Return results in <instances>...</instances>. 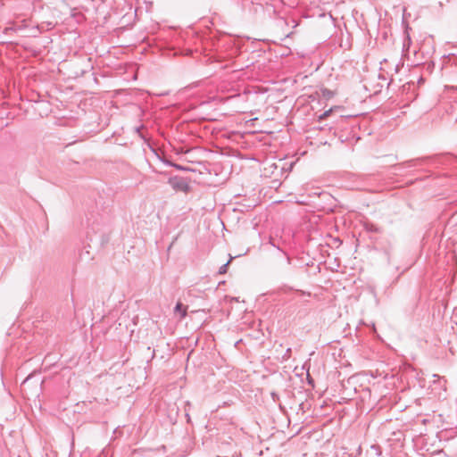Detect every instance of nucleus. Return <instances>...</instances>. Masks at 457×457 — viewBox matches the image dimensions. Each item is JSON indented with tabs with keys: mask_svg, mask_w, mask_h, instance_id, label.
<instances>
[{
	"mask_svg": "<svg viewBox=\"0 0 457 457\" xmlns=\"http://www.w3.org/2000/svg\"><path fill=\"white\" fill-rule=\"evenodd\" d=\"M169 185L176 191L187 193L190 191L188 179L179 176L170 177L168 180Z\"/></svg>",
	"mask_w": 457,
	"mask_h": 457,
	"instance_id": "nucleus-1",
	"label": "nucleus"
},
{
	"mask_svg": "<svg viewBox=\"0 0 457 457\" xmlns=\"http://www.w3.org/2000/svg\"><path fill=\"white\" fill-rule=\"evenodd\" d=\"M290 353H291V348H287V351H286V353L284 355V358H288Z\"/></svg>",
	"mask_w": 457,
	"mask_h": 457,
	"instance_id": "nucleus-15",
	"label": "nucleus"
},
{
	"mask_svg": "<svg viewBox=\"0 0 457 457\" xmlns=\"http://www.w3.org/2000/svg\"><path fill=\"white\" fill-rule=\"evenodd\" d=\"M46 27H47L46 29L53 28L52 22H47V24H46Z\"/></svg>",
	"mask_w": 457,
	"mask_h": 457,
	"instance_id": "nucleus-18",
	"label": "nucleus"
},
{
	"mask_svg": "<svg viewBox=\"0 0 457 457\" xmlns=\"http://www.w3.org/2000/svg\"><path fill=\"white\" fill-rule=\"evenodd\" d=\"M278 250L281 252L282 255L286 258L287 265H290L291 264L290 256L286 252L281 251L279 248H278Z\"/></svg>",
	"mask_w": 457,
	"mask_h": 457,
	"instance_id": "nucleus-11",
	"label": "nucleus"
},
{
	"mask_svg": "<svg viewBox=\"0 0 457 457\" xmlns=\"http://www.w3.org/2000/svg\"><path fill=\"white\" fill-rule=\"evenodd\" d=\"M186 404H187V406H190L191 405L190 402H188V401L186 403Z\"/></svg>",
	"mask_w": 457,
	"mask_h": 457,
	"instance_id": "nucleus-19",
	"label": "nucleus"
},
{
	"mask_svg": "<svg viewBox=\"0 0 457 457\" xmlns=\"http://www.w3.org/2000/svg\"><path fill=\"white\" fill-rule=\"evenodd\" d=\"M45 29L43 25H37L35 27H32L29 29L28 37H37L38 34L42 33V31Z\"/></svg>",
	"mask_w": 457,
	"mask_h": 457,
	"instance_id": "nucleus-5",
	"label": "nucleus"
},
{
	"mask_svg": "<svg viewBox=\"0 0 457 457\" xmlns=\"http://www.w3.org/2000/svg\"><path fill=\"white\" fill-rule=\"evenodd\" d=\"M32 377V374H29L22 382V384H25L26 382H28Z\"/></svg>",
	"mask_w": 457,
	"mask_h": 457,
	"instance_id": "nucleus-16",
	"label": "nucleus"
},
{
	"mask_svg": "<svg viewBox=\"0 0 457 457\" xmlns=\"http://www.w3.org/2000/svg\"><path fill=\"white\" fill-rule=\"evenodd\" d=\"M174 312L180 314V318L184 319L187 314V306L183 305L181 303H177Z\"/></svg>",
	"mask_w": 457,
	"mask_h": 457,
	"instance_id": "nucleus-4",
	"label": "nucleus"
},
{
	"mask_svg": "<svg viewBox=\"0 0 457 457\" xmlns=\"http://www.w3.org/2000/svg\"><path fill=\"white\" fill-rule=\"evenodd\" d=\"M429 160H430L429 157L412 159V160H409L405 162L397 164L395 167H396V169H400L401 167H403V166L408 167V168L416 167L418 165H422V164L428 163L429 162Z\"/></svg>",
	"mask_w": 457,
	"mask_h": 457,
	"instance_id": "nucleus-2",
	"label": "nucleus"
},
{
	"mask_svg": "<svg viewBox=\"0 0 457 457\" xmlns=\"http://www.w3.org/2000/svg\"><path fill=\"white\" fill-rule=\"evenodd\" d=\"M320 196L323 197L324 199L326 200H328V199H331L332 198V195L328 193H326V192H320L319 194Z\"/></svg>",
	"mask_w": 457,
	"mask_h": 457,
	"instance_id": "nucleus-12",
	"label": "nucleus"
},
{
	"mask_svg": "<svg viewBox=\"0 0 457 457\" xmlns=\"http://www.w3.org/2000/svg\"><path fill=\"white\" fill-rule=\"evenodd\" d=\"M28 29V25H27V22L25 21H22V23H12L11 26L9 27H6L4 29V34H11L12 32L14 33H18V32H21V31H23L25 29Z\"/></svg>",
	"mask_w": 457,
	"mask_h": 457,
	"instance_id": "nucleus-3",
	"label": "nucleus"
},
{
	"mask_svg": "<svg viewBox=\"0 0 457 457\" xmlns=\"http://www.w3.org/2000/svg\"><path fill=\"white\" fill-rule=\"evenodd\" d=\"M46 27H47L46 29L53 28L52 22H47V24H46Z\"/></svg>",
	"mask_w": 457,
	"mask_h": 457,
	"instance_id": "nucleus-17",
	"label": "nucleus"
},
{
	"mask_svg": "<svg viewBox=\"0 0 457 457\" xmlns=\"http://www.w3.org/2000/svg\"><path fill=\"white\" fill-rule=\"evenodd\" d=\"M186 418H187V423H190L191 422V418H190V415H189V412H188V410H186V414H185Z\"/></svg>",
	"mask_w": 457,
	"mask_h": 457,
	"instance_id": "nucleus-13",
	"label": "nucleus"
},
{
	"mask_svg": "<svg viewBox=\"0 0 457 457\" xmlns=\"http://www.w3.org/2000/svg\"><path fill=\"white\" fill-rule=\"evenodd\" d=\"M162 162L168 165V166H171V167H174L175 169L179 170H191V169L187 168V167H184L180 164H178V163H174L170 161H167V160H162Z\"/></svg>",
	"mask_w": 457,
	"mask_h": 457,
	"instance_id": "nucleus-6",
	"label": "nucleus"
},
{
	"mask_svg": "<svg viewBox=\"0 0 457 457\" xmlns=\"http://www.w3.org/2000/svg\"><path fill=\"white\" fill-rule=\"evenodd\" d=\"M370 450H371L372 452H374V453H375V454H376V455H378V456L381 455V453H382V452H381V449H380V446H379V445H372V446L370 447Z\"/></svg>",
	"mask_w": 457,
	"mask_h": 457,
	"instance_id": "nucleus-10",
	"label": "nucleus"
},
{
	"mask_svg": "<svg viewBox=\"0 0 457 457\" xmlns=\"http://www.w3.org/2000/svg\"><path fill=\"white\" fill-rule=\"evenodd\" d=\"M332 109H329L328 111H325L323 113H321L320 116H319V120H325L327 117H328L330 115V113L332 112Z\"/></svg>",
	"mask_w": 457,
	"mask_h": 457,
	"instance_id": "nucleus-9",
	"label": "nucleus"
},
{
	"mask_svg": "<svg viewBox=\"0 0 457 457\" xmlns=\"http://www.w3.org/2000/svg\"><path fill=\"white\" fill-rule=\"evenodd\" d=\"M231 260H232V257H230V259L225 264L221 265L219 268V274H225L227 272L228 266L230 263Z\"/></svg>",
	"mask_w": 457,
	"mask_h": 457,
	"instance_id": "nucleus-8",
	"label": "nucleus"
},
{
	"mask_svg": "<svg viewBox=\"0 0 457 457\" xmlns=\"http://www.w3.org/2000/svg\"><path fill=\"white\" fill-rule=\"evenodd\" d=\"M364 228H365V229L368 232H372V233H378V232H380V228L377 225H375L373 223L366 222L364 224Z\"/></svg>",
	"mask_w": 457,
	"mask_h": 457,
	"instance_id": "nucleus-7",
	"label": "nucleus"
},
{
	"mask_svg": "<svg viewBox=\"0 0 457 457\" xmlns=\"http://www.w3.org/2000/svg\"><path fill=\"white\" fill-rule=\"evenodd\" d=\"M271 397L274 401H276L277 399H278V395L275 392H272L271 393Z\"/></svg>",
	"mask_w": 457,
	"mask_h": 457,
	"instance_id": "nucleus-14",
	"label": "nucleus"
}]
</instances>
